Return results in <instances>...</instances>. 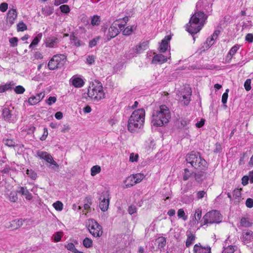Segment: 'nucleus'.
<instances>
[{"label": "nucleus", "mask_w": 253, "mask_h": 253, "mask_svg": "<svg viewBox=\"0 0 253 253\" xmlns=\"http://www.w3.org/2000/svg\"><path fill=\"white\" fill-rule=\"evenodd\" d=\"M253 225V222L248 217H242L240 221V226L243 227H250Z\"/></svg>", "instance_id": "nucleus-26"}, {"label": "nucleus", "mask_w": 253, "mask_h": 253, "mask_svg": "<svg viewBox=\"0 0 253 253\" xmlns=\"http://www.w3.org/2000/svg\"><path fill=\"white\" fill-rule=\"evenodd\" d=\"M219 34V31H215L210 38L207 39L206 42L205 43L206 45V48H209L212 44H213L215 41L217 39Z\"/></svg>", "instance_id": "nucleus-20"}, {"label": "nucleus", "mask_w": 253, "mask_h": 253, "mask_svg": "<svg viewBox=\"0 0 253 253\" xmlns=\"http://www.w3.org/2000/svg\"><path fill=\"white\" fill-rule=\"evenodd\" d=\"M240 46L238 44L234 45L228 52L227 56L225 58V61L226 63H229L231 61L232 58L234 55L239 50Z\"/></svg>", "instance_id": "nucleus-19"}, {"label": "nucleus", "mask_w": 253, "mask_h": 253, "mask_svg": "<svg viewBox=\"0 0 253 253\" xmlns=\"http://www.w3.org/2000/svg\"><path fill=\"white\" fill-rule=\"evenodd\" d=\"M229 89H227L225 92L222 94L221 101L223 104H225L227 102L228 96Z\"/></svg>", "instance_id": "nucleus-54"}, {"label": "nucleus", "mask_w": 253, "mask_h": 253, "mask_svg": "<svg viewBox=\"0 0 253 253\" xmlns=\"http://www.w3.org/2000/svg\"><path fill=\"white\" fill-rule=\"evenodd\" d=\"M17 17V13L15 9H10L8 10L7 14L6 23L9 26H11L14 24L15 19Z\"/></svg>", "instance_id": "nucleus-13"}, {"label": "nucleus", "mask_w": 253, "mask_h": 253, "mask_svg": "<svg viewBox=\"0 0 253 253\" xmlns=\"http://www.w3.org/2000/svg\"><path fill=\"white\" fill-rule=\"evenodd\" d=\"M201 216H202V210L199 208L196 209L195 211L194 217L192 221L193 224H196L197 223V222L201 219Z\"/></svg>", "instance_id": "nucleus-32"}, {"label": "nucleus", "mask_w": 253, "mask_h": 253, "mask_svg": "<svg viewBox=\"0 0 253 253\" xmlns=\"http://www.w3.org/2000/svg\"><path fill=\"white\" fill-rule=\"evenodd\" d=\"M63 55H54L50 60L48 64V68L50 70H55L58 68H60L63 65V59L62 57Z\"/></svg>", "instance_id": "nucleus-8"}, {"label": "nucleus", "mask_w": 253, "mask_h": 253, "mask_svg": "<svg viewBox=\"0 0 253 253\" xmlns=\"http://www.w3.org/2000/svg\"><path fill=\"white\" fill-rule=\"evenodd\" d=\"M194 172H190L188 169H185L183 179L185 181L187 180L192 176H194Z\"/></svg>", "instance_id": "nucleus-38"}, {"label": "nucleus", "mask_w": 253, "mask_h": 253, "mask_svg": "<svg viewBox=\"0 0 253 253\" xmlns=\"http://www.w3.org/2000/svg\"><path fill=\"white\" fill-rule=\"evenodd\" d=\"M26 174L31 179L35 180L37 177V173L32 169H27L26 171Z\"/></svg>", "instance_id": "nucleus-45"}, {"label": "nucleus", "mask_w": 253, "mask_h": 253, "mask_svg": "<svg viewBox=\"0 0 253 253\" xmlns=\"http://www.w3.org/2000/svg\"><path fill=\"white\" fill-rule=\"evenodd\" d=\"M138 154L134 155V153H132L130 155L129 161L131 162H137L138 161Z\"/></svg>", "instance_id": "nucleus-61"}, {"label": "nucleus", "mask_w": 253, "mask_h": 253, "mask_svg": "<svg viewBox=\"0 0 253 253\" xmlns=\"http://www.w3.org/2000/svg\"><path fill=\"white\" fill-rule=\"evenodd\" d=\"M66 247L68 250H69V251L72 252L73 253H74L75 252V251L76 250V249L75 247V245L72 243H70L68 244L66 246Z\"/></svg>", "instance_id": "nucleus-60"}, {"label": "nucleus", "mask_w": 253, "mask_h": 253, "mask_svg": "<svg viewBox=\"0 0 253 253\" xmlns=\"http://www.w3.org/2000/svg\"><path fill=\"white\" fill-rule=\"evenodd\" d=\"M191 95V89L187 88L183 91H179L176 95V99L184 105H187L190 102Z\"/></svg>", "instance_id": "nucleus-9"}, {"label": "nucleus", "mask_w": 253, "mask_h": 253, "mask_svg": "<svg viewBox=\"0 0 253 253\" xmlns=\"http://www.w3.org/2000/svg\"><path fill=\"white\" fill-rule=\"evenodd\" d=\"M8 8V4L6 2H3L0 4V10L2 12H5Z\"/></svg>", "instance_id": "nucleus-62"}, {"label": "nucleus", "mask_w": 253, "mask_h": 253, "mask_svg": "<svg viewBox=\"0 0 253 253\" xmlns=\"http://www.w3.org/2000/svg\"><path fill=\"white\" fill-rule=\"evenodd\" d=\"M58 42V39L56 38H48L46 39L45 44V46L48 47L52 48L55 47Z\"/></svg>", "instance_id": "nucleus-25"}, {"label": "nucleus", "mask_w": 253, "mask_h": 253, "mask_svg": "<svg viewBox=\"0 0 253 253\" xmlns=\"http://www.w3.org/2000/svg\"><path fill=\"white\" fill-rule=\"evenodd\" d=\"M170 37L169 36H167L162 41L161 43L160 44L159 50L161 52H165L168 49L169 46V42L170 40Z\"/></svg>", "instance_id": "nucleus-18"}, {"label": "nucleus", "mask_w": 253, "mask_h": 253, "mask_svg": "<svg viewBox=\"0 0 253 253\" xmlns=\"http://www.w3.org/2000/svg\"><path fill=\"white\" fill-rule=\"evenodd\" d=\"M158 244V248L160 249H163L166 244V239L164 237H160L157 240Z\"/></svg>", "instance_id": "nucleus-35"}, {"label": "nucleus", "mask_w": 253, "mask_h": 253, "mask_svg": "<svg viewBox=\"0 0 253 253\" xmlns=\"http://www.w3.org/2000/svg\"><path fill=\"white\" fill-rule=\"evenodd\" d=\"M169 57L164 56L161 54H158L154 55L152 60V64H162L167 62L168 58H170Z\"/></svg>", "instance_id": "nucleus-17"}, {"label": "nucleus", "mask_w": 253, "mask_h": 253, "mask_svg": "<svg viewBox=\"0 0 253 253\" xmlns=\"http://www.w3.org/2000/svg\"><path fill=\"white\" fill-rule=\"evenodd\" d=\"M88 97L95 101H98L104 97V93L101 83L94 81L90 84L88 88Z\"/></svg>", "instance_id": "nucleus-4"}, {"label": "nucleus", "mask_w": 253, "mask_h": 253, "mask_svg": "<svg viewBox=\"0 0 253 253\" xmlns=\"http://www.w3.org/2000/svg\"><path fill=\"white\" fill-rule=\"evenodd\" d=\"M145 112H132L128 121L127 129L130 132H137L144 123Z\"/></svg>", "instance_id": "nucleus-2"}, {"label": "nucleus", "mask_w": 253, "mask_h": 253, "mask_svg": "<svg viewBox=\"0 0 253 253\" xmlns=\"http://www.w3.org/2000/svg\"><path fill=\"white\" fill-rule=\"evenodd\" d=\"M251 80L247 79L244 83V87L246 90L249 91L251 89Z\"/></svg>", "instance_id": "nucleus-57"}, {"label": "nucleus", "mask_w": 253, "mask_h": 253, "mask_svg": "<svg viewBox=\"0 0 253 253\" xmlns=\"http://www.w3.org/2000/svg\"><path fill=\"white\" fill-rule=\"evenodd\" d=\"M241 188L235 189L233 192V200H234V203L235 204H238L241 199Z\"/></svg>", "instance_id": "nucleus-27"}, {"label": "nucleus", "mask_w": 253, "mask_h": 253, "mask_svg": "<svg viewBox=\"0 0 253 253\" xmlns=\"http://www.w3.org/2000/svg\"><path fill=\"white\" fill-rule=\"evenodd\" d=\"M9 41L10 43V45L12 47H15L17 46L18 40L17 38L13 37L10 38Z\"/></svg>", "instance_id": "nucleus-55"}, {"label": "nucleus", "mask_w": 253, "mask_h": 253, "mask_svg": "<svg viewBox=\"0 0 253 253\" xmlns=\"http://www.w3.org/2000/svg\"><path fill=\"white\" fill-rule=\"evenodd\" d=\"M86 203L84 204V208L85 210H88L90 209V206L91 204V198L90 197H86L85 199Z\"/></svg>", "instance_id": "nucleus-53"}, {"label": "nucleus", "mask_w": 253, "mask_h": 253, "mask_svg": "<svg viewBox=\"0 0 253 253\" xmlns=\"http://www.w3.org/2000/svg\"><path fill=\"white\" fill-rule=\"evenodd\" d=\"M186 161L196 169H206L208 167L207 162L202 158L198 152H192L186 155Z\"/></svg>", "instance_id": "nucleus-3"}, {"label": "nucleus", "mask_w": 253, "mask_h": 253, "mask_svg": "<svg viewBox=\"0 0 253 253\" xmlns=\"http://www.w3.org/2000/svg\"><path fill=\"white\" fill-rule=\"evenodd\" d=\"M207 17L203 12H195L191 17L189 22L187 24V31L191 35L199 32L205 24Z\"/></svg>", "instance_id": "nucleus-1"}, {"label": "nucleus", "mask_w": 253, "mask_h": 253, "mask_svg": "<svg viewBox=\"0 0 253 253\" xmlns=\"http://www.w3.org/2000/svg\"><path fill=\"white\" fill-rule=\"evenodd\" d=\"M2 116L5 120H14V119H11L12 115L11 114V112H2Z\"/></svg>", "instance_id": "nucleus-46"}, {"label": "nucleus", "mask_w": 253, "mask_h": 253, "mask_svg": "<svg viewBox=\"0 0 253 253\" xmlns=\"http://www.w3.org/2000/svg\"><path fill=\"white\" fill-rule=\"evenodd\" d=\"M45 94L43 92H41L35 96H31L28 99V103L31 105H34L40 102L44 97Z\"/></svg>", "instance_id": "nucleus-15"}, {"label": "nucleus", "mask_w": 253, "mask_h": 253, "mask_svg": "<svg viewBox=\"0 0 253 253\" xmlns=\"http://www.w3.org/2000/svg\"><path fill=\"white\" fill-rule=\"evenodd\" d=\"M137 26L133 25L130 26H127L123 31V34L125 36H129L136 30Z\"/></svg>", "instance_id": "nucleus-31"}, {"label": "nucleus", "mask_w": 253, "mask_h": 253, "mask_svg": "<svg viewBox=\"0 0 253 253\" xmlns=\"http://www.w3.org/2000/svg\"><path fill=\"white\" fill-rule=\"evenodd\" d=\"M234 249L233 246H228L225 248L222 253H234Z\"/></svg>", "instance_id": "nucleus-59"}, {"label": "nucleus", "mask_w": 253, "mask_h": 253, "mask_svg": "<svg viewBox=\"0 0 253 253\" xmlns=\"http://www.w3.org/2000/svg\"><path fill=\"white\" fill-rule=\"evenodd\" d=\"M137 211V209L134 205L130 206L128 208V212L130 214H132L136 213Z\"/></svg>", "instance_id": "nucleus-58"}, {"label": "nucleus", "mask_w": 253, "mask_h": 253, "mask_svg": "<svg viewBox=\"0 0 253 253\" xmlns=\"http://www.w3.org/2000/svg\"><path fill=\"white\" fill-rule=\"evenodd\" d=\"M56 101V98L55 96H50L45 100L46 104L49 105L55 103Z\"/></svg>", "instance_id": "nucleus-56"}, {"label": "nucleus", "mask_w": 253, "mask_h": 253, "mask_svg": "<svg viewBox=\"0 0 253 253\" xmlns=\"http://www.w3.org/2000/svg\"><path fill=\"white\" fill-rule=\"evenodd\" d=\"M18 31H24L27 29V26L23 22H19L17 25Z\"/></svg>", "instance_id": "nucleus-47"}, {"label": "nucleus", "mask_w": 253, "mask_h": 253, "mask_svg": "<svg viewBox=\"0 0 253 253\" xmlns=\"http://www.w3.org/2000/svg\"><path fill=\"white\" fill-rule=\"evenodd\" d=\"M83 245L86 248H90L92 246V241L90 239L86 237L83 240Z\"/></svg>", "instance_id": "nucleus-41"}, {"label": "nucleus", "mask_w": 253, "mask_h": 253, "mask_svg": "<svg viewBox=\"0 0 253 253\" xmlns=\"http://www.w3.org/2000/svg\"><path fill=\"white\" fill-rule=\"evenodd\" d=\"M95 57L93 55H89L86 58V62L89 64H92L94 62Z\"/></svg>", "instance_id": "nucleus-64"}, {"label": "nucleus", "mask_w": 253, "mask_h": 253, "mask_svg": "<svg viewBox=\"0 0 253 253\" xmlns=\"http://www.w3.org/2000/svg\"><path fill=\"white\" fill-rule=\"evenodd\" d=\"M124 183L125 184L124 186L125 188H129L136 184L135 177H134L133 175H130V176L126 177V180L124 181Z\"/></svg>", "instance_id": "nucleus-23"}, {"label": "nucleus", "mask_w": 253, "mask_h": 253, "mask_svg": "<svg viewBox=\"0 0 253 253\" xmlns=\"http://www.w3.org/2000/svg\"><path fill=\"white\" fill-rule=\"evenodd\" d=\"M187 239L186 241V246L188 248L193 244L195 240L196 236L190 231L187 232Z\"/></svg>", "instance_id": "nucleus-24"}, {"label": "nucleus", "mask_w": 253, "mask_h": 253, "mask_svg": "<svg viewBox=\"0 0 253 253\" xmlns=\"http://www.w3.org/2000/svg\"><path fill=\"white\" fill-rule=\"evenodd\" d=\"M101 21V17L97 15H94L90 17V24L93 27L99 26Z\"/></svg>", "instance_id": "nucleus-30"}, {"label": "nucleus", "mask_w": 253, "mask_h": 253, "mask_svg": "<svg viewBox=\"0 0 253 253\" xmlns=\"http://www.w3.org/2000/svg\"><path fill=\"white\" fill-rule=\"evenodd\" d=\"M246 205L249 208L253 207V199L248 198L246 202Z\"/></svg>", "instance_id": "nucleus-63"}, {"label": "nucleus", "mask_w": 253, "mask_h": 253, "mask_svg": "<svg viewBox=\"0 0 253 253\" xmlns=\"http://www.w3.org/2000/svg\"><path fill=\"white\" fill-rule=\"evenodd\" d=\"M18 199L17 192L12 191L9 195V200L12 202H15Z\"/></svg>", "instance_id": "nucleus-43"}, {"label": "nucleus", "mask_w": 253, "mask_h": 253, "mask_svg": "<svg viewBox=\"0 0 253 253\" xmlns=\"http://www.w3.org/2000/svg\"><path fill=\"white\" fill-rule=\"evenodd\" d=\"M177 216L179 218H182L184 221L187 219V216L186 215L185 213L182 209L178 210L177 211Z\"/></svg>", "instance_id": "nucleus-40"}, {"label": "nucleus", "mask_w": 253, "mask_h": 253, "mask_svg": "<svg viewBox=\"0 0 253 253\" xmlns=\"http://www.w3.org/2000/svg\"><path fill=\"white\" fill-rule=\"evenodd\" d=\"M105 36L107 41L116 37L119 33V30L117 24H112L108 29L104 31Z\"/></svg>", "instance_id": "nucleus-11"}, {"label": "nucleus", "mask_w": 253, "mask_h": 253, "mask_svg": "<svg viewBox=\"0 0 253 253\" xmlns=\"http://www.w3.org/2000/svg\"><path fill=\"white\" fill-rule=\"evenodd\" d=\"M42 12L46 16L50 15L53 13V9L50 7H45L42 8Z\"/></svg>", "instance_id": "nucleus-44"}, {"label": "nucleus", "mask_w": 253, "mask_h": 253, "mask_svg": "<svg viewBox=\"0 0 253 253\" xmlns=\"http://www.w3.org/2000/svg\"><path fill=\"white\" fill-rule=\"evenodd\" d=\"M242 239L243 241L249 242L253 239V232L250 230L246 232H243Z\"/></svg>", "instance_id": "nucleus-33"}, {"label": "nucleus", "mask_w": 253, "mask_h": 253, "mask_svg": "<svg viewBox=\"0 0 253 253\" xmlns=\"http://www.w3.org/2000/svg\"><path fill=\"white\" fill-rule=\"evenodd\" d=\"M88 228L90 234L94 237H100L102 235V226L94 219L88 220Z\"/></svg>", "instance_id": "nucleus-7"}, {"label": "nucleus", "mask_w": 253, "mask_h": 253, "mask_svg": "<svg viewBox=\"0 0 253 253\" xmlns=\"http://www.w3.org/2000/svg\"><path fill=\"white\" fill-rule=\"evenodd\" d=\"M53 207L58 211H61L63 209V204L59 201H57L53 204Z\"/></svg>", "instance_id": "nucleus-42"}, {"label": "nucleus", "mask_w": 253, "mask_h": 253, "mask_svg": "<svg viewBox=\"0 0 253 253\" xmlns=\"http://www.w3.org/2000/svg\"><path fill=\"white\" fill-rule=\"evenodd\" d=\"M37 155L41 159L44 160L51 165H54L56 167H58V165L57 164L56 162L53 160V158L50 154L46 152L39 151L37 153Z\"/></svg>", "instance_id": "nucleus-12"}, {"label": "nucleus", "mask_w": 253, "mask_h": 253, "mask_svg": "<svg viewBox=\"0 0 253 253\" xmlns=\"http://www.w3.org/2000/svg\"><path fill=\"white\" fill-rule=\"evenodd\" d=\"M18 192L24 196L27 200H31L32 199L31 193L29 192L26 187H21L20 188V190L18 191Z\"/></svg>", "instance_id": "nucleus-29"}, {"label": "nucleus", "mask_w": 253, "mask_h": 253, "mask_svg": "<svg viewBox=\"0 0 253 253\" xmlns=\"http://www.w3.org/2000/svg\"><path fill=\"white\" fill-rule=\"evenodd\" d=\"M70 84L75 87H82L84 84V82L83 78L78 76H73L70 80Z\"/></svg>", "instance_id": "nucleus-14"}, {"label": "nucleus", "mask_w": 253, "mask_h": 253, "mask_svg": "<svg viewBox=\"0 0 253 253\" xmlns=\"http://www.w3.org/2000/svg\"><path fill=\"white\" fill-rule=\"evenodd\" d=\"M99 200V207L102 211H107L109 205V194L108 191L103 192Z\"/></svg>", "instance_id": "nucleus-10"}, {"label": "nucleus", "mask_w": 253, "mask_h": 253, "mask_svg": "<svg viewBox=\"0 0 253 253\" xmlns=\"http://www.w3.org/2000/svg\"><path fill=\"white\" fill-rule=\"evenodd\" d=\"M100 40V36H97L90 40L89 42L88 43V47L89 48H92L93 47L97 45L98 42Z\"/></svg>", "instance_id": "nucleus-37"}, {"label": "nucleus", "mask_w": 253, "mask_h": 253, "mask_svg": "<svg viewBox=\"0 0 253 253\" xmlns=\"http://www.w3.org/2000/svg\"><path fill=\"white\" fill-rule=\"evenodd\" d=\"M14 85L15 83L13 81L7 83L4 85H0V93H2L6 90L11 89Z\"/></svg>", "instance_id": "nucleus-28"}, {"label": "nucleus", "mask_w": 253, "mask_h": 253, "mask_svg": "<svg viewBox=\"0 0 253 253\" xmlns=\"http://www.w3.org/2000/svg\"><path fill=\"white\" fill-rule=\"evenodd\" d=\"M101 171V168L98 165L93 166L91 169V175L94 176L99 173Z\"/></svg>", "instance_id": "nucleus-39"}, {"label": "nucleus", "mask_w": 253, "mask_h": 253, "mask_svg": "<svg viewBox=\"0 0 253 253\" xmlns=\"http://www.w3.org/2000/svg\"><path fill=\"white\" fill-rule=\"evenodd\" d=\"M14 91L17 94H22L25 91V88L21 85H18L14 88Z\"/></svg>", "instance_id": "nucleus-52"}, {"label": "nucleus", "mask_w": 253, "mask_h": 253, "mask_svg": "<svg viewBox=\"0 0 253 253\" xmlns=\"http://www.w3.org/2000/svg\"><path fill=\"white\" fill-rule=\"evenodd\" d=\"M148 46V42L147 41L140 42L136 45L132 50L133 52L136 54H140L144 50H146Z\"/></svg>", "instance_id": "nucleus-16"}, {"label": "nucleus", "mask_w": 253, "mask_h": 253, "mask_svg": "<svg viewBox=\"0 0 253 253\" xmlns=\"http://www.w3.org/2000/svg\"><path fill=\"white\" fill-rule=\"evenodd\" d=\"M200 245V244L194 245L193 249L194 253H211V248L210 247L205 248Z\"/></svg>", "instance_id": "nucleus-21"}, {"label": "nucleus", "mask_w": 253, "mask_h": 253, "mask_svg": "<svg viewBox=\"0 0 253 253\" xmlns=\"http://www.w3.org/2000/svg\"><path fill=\"white\" fill-rule=\"evenodd\" d=\"M204 223L203 225L208 224L219 223L221 221L222 216L220 212L216 210H212L207 212L203 218Z\"/></svg>", "instance_id": "nucleus-6"}, {"label": "nucleus", "mask_w": 253, "mask_h": 253, "mask_svg": "<svg viewBox=\"0 0 253 253\" xmlns=\"http://www.w3.org/2000/svg\"><path fill=\"white\" fill-rule=\"evenodd\" d=\"M42 36V33L38 34L37 36L33 39L31 43L29 45V47L30 48H33L34 47L37 45L41 40Z\"/></svg>", "instance_id": "nucleus-34"}, {"label": "nucleus", "mask_w": 253, "mask_h": 253, "mask_svg": "<svg viewBox=\"0 0 253 253\" xmlns=\"http://www.w3.org/2000/svg\"><path fill=\"white\" fill-rule=\"evenodd\" d=\"M3 143L8 147H14L15 145V142L13 140L9 139H4Z\"/></svg>", "instance_id": "nucleus-49"}, {"label": "nucleus", "mask_w": 253, "mask_h": 253, "mask_svg": "<svg viewBox=\"0 0 253 253\" xmlns=\"http://www.w3.org/2000/svg\"><path fill=\"white\" fill-rule=\"evenodd\" d=\"M63 233L62 232H57L54 235V241L56 242H59L61 240V237Z\"/></svg>", "instance_id": "nucleus-48"}, {"label": "nucleus", "mask_w": 253, "mask_h": 253, "mask_svg": "<svg viewBox=\"0 0 253 253\" xmlns=\"http://www.w3.org/2000/svg\"><path fill=\"white\" fill-rule=\"evenodd\" d=\"M71 40V43L76 46L79 47L84 44L83 42L79 40L78 38L75 36H73Z\"/></svg>", "instance_id": "nucleus-36"}, {"label": "nucleus", "mask_w": 253, "mask_h": 253, "mask_svg": "<svg viewBox=\"0 0 253 253\" xmlns=\"http://www.w3.org/2000/svg\"><path fill=\"white\" fill-rule=\"evenodd\" d=\"M133 175L135 177V180L136 183L140 182L144 177V175L141 173H137Z\"/></svg>", "instance_id": "nucleus-50"}, {"label": "nucleus", "mask_w": 253, "mask_h": 253, "mask_svg": "<svg viewBox=\"0 0 253 253\" xmlns=\"http://www.w3.org/2000/svg\"><path fill=\"white\" fill-rule=\"evenodd\" d=\"M197 172H194V177L198 182H201L205 178L206 173L203 171L205 169H197Z\"/></svg>", "instance_id": "nucleus-22"}, {"label": "nucleus", "mask_w": 253, "mask_h": 253, "mask_svg": "<svg viewBox=\"0 0 253 253\" xmlns=\"http://www.w3.org/2000/svg\"><path fill=\"white\" fill-rule=\"evenodd\" d=\"M170 118L169 112H155L152 115L151 123L156 126H161L169 122Z\"/></svg>", "instance_id": "nucleus-5"}, {"label": "nucleus", "mask_w": 253, "mask_h": 253, "mask_svg": "<svg viewBox=\"0 0 253 253\" xmlns=\"http://www.w3.org/2000/svg\"><path fill=\"white\" fill-rule=\"evenodd\" d=\"M59 8L62 12L65 13H68L70 11L69 6L66 4L61 5Z\"/></svg>", "instance_id": "nucleus-51"}]
</instances>
